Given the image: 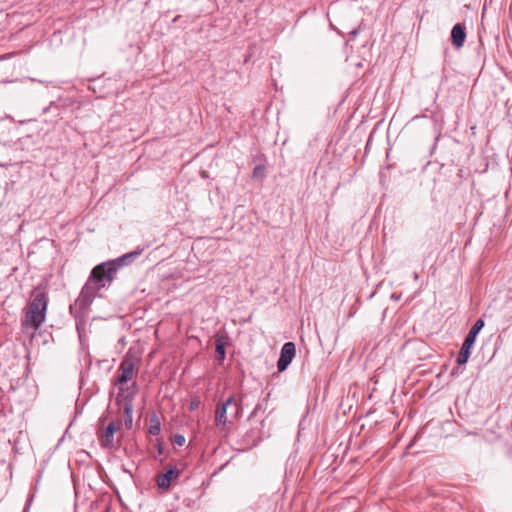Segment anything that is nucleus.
<instances>
[{"instance_id": "9d476101", "label": "nucleus", "mask_w": 512, "mask_h": 512, "mask_svg": "<svg viewBox=\"0 0 512 512\" xmlns=\"http://www.w3.org/2000/svg\"><path fill=\"white\" fill-rule=\"evenodd\" d=\"M179 474L177 470L170 469L166 473L160 475L157 480L159 488L166 489L170 486L171 481L174 477Z\"/></svg>"}, {"instance_id": "a211bd4d", "label": "nucleus", "mask_w": 512, "mask_h": 512, "mask_svg": "<svg viewBox=\"0 0 512 512\" xmlns=\"http://www.w3.org/2000/svg\"><path fill=\"white\" fill-rule=\"evenodd\" d=\"M413 278H414V280H418L419 279V275H418L417 272L413 273Z\"/></svg>"}, {"instance_id": "20e7f679", "label": "nucleus", "mask_w": 512, "mask_h": 512, "mask_svg": "<svg viewBox=\"0 0 512 512\" xmlns=\"http://www.w3.org/2000/svg\"><path fill=\"white\" fill-rule=\"evenodd\" d=\"M233 408L232 419H238L241 412L240 403L233 397H229L225 402L219 404L215 413V422L217 426H223L231 422L228 409Z\"/></svg>"}, {"instance_id": "0eeeda50", "label": "nucleus", "mask_w": 512, "mask_h": 512, "mask_svg": "<svg viewBox=\"0 0 512 512\" xmlns=\"http://www.w3.org/2000/svg\"><path fill=\"white\" fill-rule=\"evenodd\" d=\"M466 36V26L464 23H457L452 27L451 43L456 49L463 47Z\"/></svg>"}, {"instance_id": "9b49d317", "label": "nucleus", "mask_w": 512, "mask_h": 512, "mask_svg": "<svg viewBox=\"0 0 512 512\" xmlns=\"http://www.w3.org/2000/svg\"><path fill=\"white\" fill-rule=\"evenodd\" d=\"M123 407V411H124V422H125V425L127 428H131L132 427V422H133V417H132V414H133V405L131 403V400H126L124 402V404L122 405Z\"/></svg>"}, {"instance_id": "dca6fc26", "label": "nucleus", "mask_w": 512, "mask_h": 512, "mask_svg": "<svg viewBox=\"0 0 512 512\" xmlns=\"http://www.w3.org/2000/svg\"><path fill=\"white\" fill-rule=\"evenodd\" d=\"M232 413H233V408H229L228 414H229V418H230L231 422L235 420V419H232Z\"/></svg>"}, {"instance_id": "1a4fd4ad", "label": "nucleus", "mask_w": 512, "mask_h": 512, "mask_svg": "<svg viewBox=\"0 0 512 512\" xmlns=\"http://www.w3.org/2000/svg\"><path fill=\"white\" fill-rule=\"evenodd\" d=\"M225 346H226V337L223 335L217 334L215 336V350H216V359L219 362H222L225 359V356H226Z\"/></svg>"}, {"instance_id": "412c9836", "label": "nucleus", "mask_w": 512, "mask_h": 512, "mask_svg": "<svg viewBox=\"0 0 512 512\" xmlns=\"http://www.w3.org/2000/svg\"><path fill=\"white\" fill-rule=\"evenodd\" d=\"M392 298L399 299V297L395 296L394 294L392 295Z\"/></svg>"}, {"instance_id": "7ed1b4c3", "label": "nucleus", "mask_w": 512, "mask_h": 512, "mask_svg": "<svg viewBox=\"0 0 512 512\" xmlns=\"http://www.w3.org/2000/svg\"><path fill=\"white\" fill-rule=\"evenodd\" d=\"M485 323L483 319L479 318L475 321L469 332L464 338L460 351L458 353L456 362L459 365H465L471 355V349L473 348L477 335L483 329Z\"/></svg>"}, {"instance_id": "ddd939ff", "label": "nucleus", "mask_w": 512, "mask_h": 512, "mask_svg": "<svg viewBox=\"0 0 512 512\" xmlns=\"http://www.w3.org/2000/svg\"><path fill=\"white\" fill-rule=\"evenodd\" d=\"M457 367H454L451 371V376H458L463 372V370L460 368L462 365L457 364Z\"/></svg>"}, {"instance_id": "2eb2a0df", "label": "nucleus", "mask_w": 512, "mask_h": 512, "mask_svg": "<svg viewBox=\"0 0 512 512\" xmlns=\"http://www.w3.org/2000/svg\"><path fill=\"white\" fill-rule=\"evenodd\" d=\"M159 430H160V429H159V427H158V426H151V427H150V433H151V434L156 435V434L159 432Z\"/></svg>"}, {"instance_id": "4be33fe9", "label": "nucleus", "mask_w": 512, "mask_h": 512, "mask_svg": "<svg viewBox=\"0 0 512 512\" xmlns=\"http://www.w3.org/2000/svg\"><path fill=\"white\" fill-rule=\"evenodd\" d=\"M356 66H357V67H361V66H362V64H361V63H357V64H356Z\"/></svg>"}, {"instance_id": "f8f14e48", "label": "nucleus", "mask_w": 512, "mask_h": 512, "mask_svg": "<svg viewBox=\"0 0 512 512\" xmlns=\"http://www.w3.org/2000/svg\"><path fill=\"white\" fill-rule=\"evenodd\" d=\"M174 442L177 445L182 446L185 444V437L183 435H176L174 438Z\"/></svg>"}, {"instance_id": "f257e3e1", "label": "nucleus", "mask_w": 512, "mask_h": 512, "mask_svg": "<svg viewBox=\"0 0 512 512\" xmlns=\"http://www.w3.org/2000/svg\"><path fill=\"white\" fill-rule=\"evenodd\" d=\"M142 252V248H137L136 250L127 253L116 260L97 265L91 272L89 280L86 284V289H89L92 285L95 286V290H99L100 288L104 287V281L111 282L113 280L118 266L131 263L137 257H139Z\"/></svg>"}, {"instance_id": "f3484780", "label": "nucleus", "mask_w": 512, "mask_h": 512, "mask_svg": "<svg viewBox=\"0 0 512 512\" xmlns=\"http://www.w3.org/2000/svg\"><path fill=\"white\" fill-rule=\"evenodd\" d=\"M198 403L197 402H191V406L190 408L191 409H195L197 407Z\"/></svg>"}, {"instance_id": "6e6552de", "label": "nucleus", "mask_w": 512, "mask_h": 512, "mask_svg": "<svg viewBox=\"0 0 512 512\" xmlns=\"http://www.w3.org/2000/svg\"><path fill=\"white\" fill-rule=\"evenodd\" d=\"M119 427H120V422H117V423L110 422L108 424V426L104 430H102V432L100 434L102 446H104L106 448L113 447L114 434L119 429Z\"/></svg>"}, {"instance_id": "39448f33", "label": "nucleus", "mask_w": 512, "mask_h": 512, "mask_svg": "<svg viewBox=\"0 0 512 512\" xmlns=\"http://www.w3.org/2000/svg\"><path fill=\"white\" fill-rule=\"evenodd\" d=\"M137 362L138 360L129 354L122 359L118 368V377L115 381L116 385L125 384L135 377Z\"/></svg>"}, {"instance_id": "423d86ee", "label": "nucleus", "mask_w": 512, "mask_h": 512, "mask_svg": "<svg viewBox=\"0 0 512 512\" xmlns=\"http://www.w3.org/2000/svg\"><path fill=\"white\" fill-rule=\"evenodd\" d=\"M296 354V347L293 342H286L280 353L279 360L277 362V368L279 372H283L287 369L288 365L292 362Z\"/></svg>"}, {"instance_id": "f03ea898", "label": "nucleus", "mask_w": 512, "mask_h": 512, "mask_svg": "<svg viewBox=\"0 0 512 512\" xmlns=\"http://www.w3.org/2000/svg\"><path fill=\"white\" fill-rule=\"evenodd\" d=\"M47 304V294L44 291L36 289L33 292V299L27 308L25 318L22 322L24 331H28V329L35 331L42 325L46 318Z\"/></svg>"}, {"instance_id": "4468645a", "label": "nucleus", "mask_w": 512, "mask_h": 512, "mask_svg": "<svg viewBox=\"0 0 512 512\" xmlns=\"http://www.w3.org/2000/svg\"><path fill=\"white\" fill-rule=\"evenodd\" d=\"M264 171V168L262 166H257L254 168V176H257L258 174L262 173Z\"/></svg>"}, {"instance_id": "aec40b11", "label": "nucleus", "mask_w": 512, "mask_h": 512, "mask_svg": "<svg viewBox=\"0 0 512 512\" xmlns=\"http://www.w3.org/2000/svg\"><path fill=\"white\" fill-rule=\"evenodd\" d=\"M369 139H371V136L369 137ZM369 143H370V140H367L366 147L368 146Z\"/></svg>"}, {"instance_id": "6ab92c4d", "label": "nucleus", "mask_w": 512, "mask_h": 512, "mask_svg": "<svg viewBox=\"0 0 512 512\" xmlns=\"http://www.w3.org/2000/svg\"><path fill=\"white\" fill-rule=\"evenodd\" d=\"M353 34H354V38H355V37H356V35L358 34V30H357V29H354Z\"/></svg>"}]
</instances>
